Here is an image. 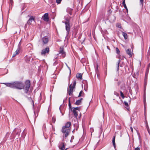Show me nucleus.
I'll use <instances>...</instances> for the list:
<instances>
[{"label":"nucleus","mask_w":150,"mask_h":150,"mask_svg":"<svg viewBox=\"0 0 150 150\" xmlns=\"http://www.w3.org/2000/svg\"><path fill=\"white\" fill-rule=\"evenodd\" d=\"M20 48L18 47L14 53L13 54V57H15L16 55H18L19 53Z\"/></svg>","instance_id":"9b49d317"},{"label":"nucleus","mask_w":150,"mask_h":150,"mask_svg":"<svg viewBox=\"0 0 150 150\" xmlns=\"http://www.w3.org/2000/svg\"><path fill=\"white\" fill-rule=\"evenodd\" d=\"M117 6H116V8H117Z\"/></svg>","instance_id":"09e8293b"},{"label":"nucleus","mask_w":150,"mask_h":150,"mask_svg":"<svg viewBox=\"0 0 150 150\" xmlns=\"http://www.w3.org/2000/svg\"><path fill=\"white\" fill-rule=\"evenodd\" d=\"M127 100H128V102H129V103H130L131 101V98L130 97H129V98L127 97Z\"/></svg>","instance_id":"7c9ffc66"},{"label":"nucleus","mask_w":150,"mask_h":150,"mask_svg":"<svg viewBox=\"0 0 150 150\" xmlns=\"http://www.w3.org/2000/svg\"><path fill=\"white\" fill-rule=\"evenodd\" d=\"M55 121H56L55 118V117H52V122H53V123H54L55 122Z\"/></svg>","instance_id":"a878e982"},{"label":"nucleus","mask_w":150,"mask_h":150,"mask_svg":"<svg viewBox=\"0 0 150 150\" xmlns=\"http://www.w3.org/2000/svg\"><path fill=\"white\" fill-rule=\"evenodd\" d=\"M126 53L129 55L130 57H132V52L131 50V49H128L126 51Z\"/></svg>","instance_id":"f8f14e48"},{"label":"nucleus","mask_w":150,"mask_h":150,"mask_svg":"<svg viewBox=\"0 0 150 150\" xmlns=\"http://www.w3.org/2000/svg\"><path fill=\"white\" fill-rule=\"evenodd\" d=\"M43 43L45 44L47 43L48 41V39L46 36L44 37L42 39Z\"/></svg>","instance_id":"9d476101"},{"label":"nucleus","mask_w":150,"mask_h":150,"mask_svg":"<svg viewBox=\"0 0 150 150\" xmlns=\"http://www.w3.org/2000/svg\"><path fill=\"white\" fill-rule=\"evenodd\" d=\"M5 84L6 86L11 88H16L21 90L24 89L25 92L27 93L30 85V81L29 80H26L24 85L23 83L21 81H15L11 83H1Z\"/></svg>","instance_id":"f257e3e1"},{"label":"nucleus","mask_w":150,"mask_h":150,"mask_svg":"<svg viewBox=\"0 0 150 150\" xmlns=\"http://www.w3.org/2000/svg\"><path fill=\"white\" fill-rule=\"evenodd\" d=\"M70 98H69V110L70 109L71 111H72V108L71 107V105L70 103Z\"/></svg>","instance_id":"412c9836"},{"label":"nucleus","mask_w":150,"mask_h":150,"mask_svg":"<svg viewBox=\"0 0 150 150\" xmlns=\"http://www.w3.org/2000/svg\"><path fill=\"white\" fill-rule=\"evenodd\" d=\"M73 10V9L70 8H68L67 9V11L68 13L70 15H72V11Z\"/></svg>","instance_id":"dca6fc26"},{"label":"nucleus","mask_w":150,"mask_h":150,"mask_svg":"<svg viewBox=\"0 0 150 150\" xmlns=\"http://www.w3.org/2000/svg\"><path fill=\"white\" fill-rule=\"evenodd\" d=\"M107 48L108 49H109V46H107Z\"/></svg>","instance_id":"49530a36"},{"label":"nucleus","mask_w":150,"mask_h":150,"mask_svg":"<svg viewBox=\"0 0 150 150\" xmlns=\"http://www.w3.org/2000/svg\"><path fill=\"white\" fill-rule=\"evenodd\" d=\"M129 92L131 94V95H132V90H129Z\"/></svg>","instance_id":"58836bf2"},{"label":"nucleus","mask_w":150,"mask_h":150,"mask_svg":"<svg viewBox=\"0 0 150 150\" xmlns=\"http://www.w3.org/2000/svg\"><path fill=\"white\" fill-rule=\"evenodd\" d=\"M124 104H125V105L126 106H127H127H128V103H127V101H124Z\"/></svg>","instance_id":"c756f323"},{"label":"nucleus","mask_w":150,"mask_h":150,"mask_svg":"<svg viewBox=\"0 0 150 150\" xmlns=\"http://www.w3.org/2000/svg\"><path fill=\"white\" fill-rule=\"evenodd\" d=\"M48 13H46L44 14L43 16V20L44 21H48L49 18L48 16Z\"/></svg>","instance_id":"1a4fd4ad"},{"label":"nucleus","mask_w":150,"mask_h":150,"mask_svg":"<svg viewBox=\"0 0 150 150\" xmlns=\"http://www.w3.org/2000/svg\"><path fill=\"white\" fill-rule=\"evenodd\" d=\"M76 77L77 78L80 79V80H81L82 79V74L81 73H77L76 75Z\"/></svg>","instance_id":"ddd939ff"},{"label":"nucleus","mask_w":150,"mask_h":150,"mask_svg":"<svg viewBox=\"0 0 150 150\" xmlns=\"http://www.w3.org/2000/svg\"><path fill=\"white\" fill-rule=\"evenodd\" d=\"M71 125V123L70 122H67L65 126H63L61 130L62 132L64 134L65 137H67L69 134L70 131V127Z\"/></svg>","instance_id":"f03ea898"},{"label":"nucleus","mask_w":150,"mask_h":150,"mask_svg":"<svg viewBox=\"0 0 150 150\" xmlns=\"http://www.w3.org/2000/svg\"><path fill=\"white\" fill-rule=\"evenodd\" d=\"M122 35H123V37H124L125 39V40H126L127 39V34L126 33H125L124 32H122Z\"/></svg>","instance_id":"aec40b11"},{"label":"nucleus","mask_w":150,"mask_h":150,"mask_svg":"<svg viewBox=\"0 0 150 150\" xmlns=\"http://www.w3.org/2000/svg\"><path fill=\"white\" fill-rule=\"evenodd\" d=\"M76 81H74L73 83V84L72 85V87H73V88H75V86L76 85Z\"/></svg>","instance_id":"b1692460"},{"label":"nucleus","mask_w":150,"mask_h":150,"mask_svg":"<svg viewBox=\"0 0 150 150\" xmlns=\"http://www.w3.org/2000/svg\"><path fill=\"white\" fill-rule=\"evenodd\" d=\"M61 54L62 57H64L66 56V53L64 51V49L63 47H60L59 51V53L58 54Z\"/></svg>","instance_id":"423d86ee"},{"label":"nucleus","mask_w":150,"mask_h":150,"mask_svg":"<svg viewBox=\"0 0 150 150\" xmlns=\"http://www.w3.org/2000/svg\"><path fill=\"white\" fill-rule=\"evenodd\" d=\"M72 111L73 112L75 117L77 118L78 115V114L75 110H72Z\"/></svg>","instance_id":"f3484780"},{"label":"nucleus","mask_w":150,"mask_h":150,"mask_svg":"<svg viewBox=\"0 0 150 150\" xmlns=\"http://www.w3.org/2000/svg\"><path fill=\"white\" fill-rule=\"evenodd\" d=\"M125 84H123L122 85V86H121V88H125Z\"/></svg>","instance_id":"c9c22d12"},{"label":"nucleus","mask_w":150,"mask_h":150,"mask_svg":"<svg viewBox=\"0 0 150 150\" xmlns=\"http://www.w3.org/2000/svg\"><path fill=\"white\" fill-rule=\"evenodd\" d=\"M74 88L72 87V84H71L69 85L68 88V94L69 95L71 96L72 95V93L74 91Z\"/></svg>","instance_id":"39448f33"},{"label":"nucleus","mask_w":150,"mask_h":150,"mask_svg":"<svg viewBox=\"0 0 150 150\" xmlns=\"http://www.w3.org/2000/svg\"><path fill=\"white\" fill-rule=\"evenodd\" d=\"M144 114H145V112Z\"/></svg>","instance_id":"5fc2aeb1"},{"label":"nucleus","mask_w":150,"mask_h":150,"mask_svg":"<svg viewBox=\"0 0 150 150\" xmlns=\"http://www.w3.org/2000/svg\"><path fill=\"white\" fill-rule=\"evenodd\" d=\"M65 24V29L67 31V35H68L70 32V23H64Z\"/></svg>","instance_id":"20e7f679"},{"label":"nucleus","mask_w":150,"mask_h":150,"mask_svg":"<svg viewBox=\"0 0 150 150\" xmlns=\"http://www.w3.org/2000/svg\"><path fill=\"white\" fill-rule=\"evenodd\" d=\"M116 53L117 54H119L120 53V51L117 47H116Z\"/></svg>","instance_id":"cd10ccee"},{"label":"nucleus","mask_w":150,"mask_h":150,"mask_svg":"<svg viewBox=\"0 0 150 150\" xmlns=\"http://www.w3.org/2000/svg\"><path fill=\"white\" fill-rule=\"evenodd\" d=\"M120 93L121 96L122 98L124 99L125 98V97L123 93L121 91H120Z\"/></svg>","instance_id":"393cba45"},{"label":"nucleus","mask_w":150,"mask_h":150,"mask_svg":"<svg viewBox=\"0 0 150 150\" xmlns=\"http://www.w3.org/2000/svg\"><path fill=\"white\" fill-rule=\"evenodd\" d=\"M34 18L33 16H31L28 20V21L27 24L28 25L31 24L32 22L34 21Z\"/></svg>","instance_id":"6e6552de"},{"label":"nucleus","mask_w":150,"mask_h":150,"mask_svg":"<svg viewBox=\"0 0 150 150\" xmlns=\"http://www.w3.org/2000/svg\"><path fill=\"white\" fill-rule=\"evenodd\" d=\"M34 114L36 115L35 114V112H34Z\"/></svg>","instance_id":"8fccbe9b"},{"label":"nucleus","mask_w":150,"mask_h":150,"mask_svg":"<svg viewBox=\"0 0 150 150\" xmlns=\"http://www.w3.org/2000/svg\"><path fill=\"white\" fill-rule=\"evenodd\" d=\"M120 62V59H119L118 61V62L117 63V71H118L119 68V64Z\"/></svg>","instance_id":"6ab92c4d"},{"label":"nucleus","mask_w":150,"mask_h":150,"mask_svg":"<svg viewBox=\"0 0 150 150\" xmlns=\"http://www.w3.org/2000/svg\"><path fill=\"white\" fill-rule=\"evenodd\" d=\"M79 107H73L72 109H73V110H75L76 111V110H79Z\"/></svg>","instance_id":"c85d7f7f"},{"label":"nucleus","mask_w":150,"mask_h":150,"mask_svg":"<svg viewBox=\"0 0 150 150\" xmlns=\"http://www.w3.org/2000/svg\"><path fill=\"white\" fill-rule=\"evenodd\" d=\"M60 145L62 146L61 147H60V146H59V149L62 150H64L65 149V145L64 143L63 142L61 143Z\"/></svg>","instance_id":"4468645a"},{"label":"nucleus","mask_w":150,"mask_h":150,"mask_svg":"<svg viewBox=\"0 0 150 150\" xmlns=\"http://www.w3.org/2000/svg\"><path fill=\"white\" fill-rule=\"evenodd\" d=\"M0 27H1L3 25V21L2 20H1V23H0Z\"/></svg>","instance_id":"72a5a7b5"},{"label":"nucleus","mask_w":150,"mask_h":150,"mask_svg":"<svg viewBox=\"0 0 150 150\" xmlns=\"http://www.w3.org/2000/svg\"><path fill=\"white\" fill-rule=\"evenodd\" d=\"M146 127L148 131H149V127L148 126V125L146 126Z\"/></svg>","instance_id":"ea45409f"},{"label":"nucleus","mask_w":150,"mask_h":150,"mask_svg":"<svg viewBox=\"0 0 150 150\" xmlns=\"http://www.w3.org/2000/svg\"><path fill=\"white\" fill-rule=\"evenodd\" d=\"M82 99V98H81L80 100H77L75 104L77 105H80L81 102V101Z\"/></svg>","instance_id":"2eb2a0df"},{"label":"nucleus","mask_w":150,"mask_h":150,"mask_svg":"<svg viewBox=\"0 0 150 150\" xmlns=\"http://www.w3.org/2000/svg\"><path fill=\"white\" fill-rule=\"evenodd\" d=\"M114 94L116 95L117 96H118V95H119L118 93L116 92H114Z\"/></svg>","instance_id":"f704fd0d"},{"label":"nucleus","mask_w":150,"mask_h":150,"mask_svg":"<svg viewBox=\"0 0 150 150\" xmlns=\"http://www.w3.org/2000/svg\"><path fill=\"white\" fill-rule=\"evenodd\" d=\"M113 18H114V19H113V21H115V16H113Z\"/></svg>","instance_id":"a18cd8bd"},{"label":"nucleus","mask_w":150,"mask_h":150,"mask_svg":"<svg viewBox=\"0 0 150 150\" xmlns=\"http://www.w3.org/2000/svg\"><path fill=\"white\" fill-rule=\"evenodd\" d=\"M130 129H131V131H132V132H133V128L132 127H130Z\"/></svg>","instance_id":"a19ab883"},{"label":"nucleus","mask_w":150,"mask_h":150,"mask_svg":"<svg viewBox=\"0 0 150 150\" xmlns=\"http://www.w3.org/2000/svg\"><path fill=\"white\" fill-rule=\"evenodd\" d=\"M62 0H56V2L57 4H60Z\"/></svg>","instance_id":"473e14b6"},{"label":"nucleus","mask_w":150,"mask_h":150,"mask_svg":"<svg viewBox=\"0 0 150 150\" xmlns=\"http://www.w3.org/2000/svg\"><path fill=\"white\" fill-rule=\"evenodd\" d=\"M115 136L113 137V139L112 140V143L115 148Z\"/></svg>","instance_id":"a211bd4d"},{"label":"nucleus","mask_w":150,"mask_h":150,"mask_svg":"<svg viewBox=\"0 0 150 150\" xmlns=\"http://www.w3.org/2000/svg\"><path fill=\"white\" fill-rule=\"evenodd\" d=\"M118 27H119V28H120V27H119V25H118Z\"/></svg>","instance_id":"603ef678"},{"label":"nucleus","mask_w":150,"mask_h":150,"mask_svg":"<svg viewBox=\"0 0 150 150\" xmlns=\"http://www.w3.org/2000/svg\"><path fill=\"white\" fill-rule=\"evenodd\" d=\"M122 4L124 6V7L127 10V6L126 5L125 3V0H124L122 3Z\"/></svg>","instance_id":"4be33fe9"},{"label":"nucleus","mask_w":150,"mask_h":150,"mask_svg":"<svg viewBox=\"0 0 150 150\" xmlns=\"http://www.w3.org/2000/svg\"><path fill=\"white\" fill-rule=\"evenodd\" d=\"M120 82L119 81V82H118V83H117V84L118 85H119L120 84Z\"/></svg>","instance_id":"37998d69"},{"label":"nucleus","mask_w":150,"mask_h":150,"mask_svg":"<svg viewBox=\"0 0 150 150\" xmlns=\"http://www.w3.org/2000/svg\"><path fill=\"white\" fill-rule=\"evenodd\" d=\"M65 20L66 21L65 22V23H70V18H65Z\"/></svg>","instance_id":"5701e85b"},{"label":"nucleus","mask_w":150,"mask_h":150,"mask_svg":"<svg viewBox=\"0 0 150 150\" xmlns=\"http://www.w3.org/2000/svg\"><path fill=\"white\" fill-rule=\"evenodd\" d=\"M97 70L98 69V68L97 67Z\"/></svg>","instance_id":"864d4df0"},{"label":"nucleus","mask_w":150,"mask_h":150,"mask_svg":"<svg viewBox=\"0 0 150 150\" xmlns=\"http://www.w3.org/2000/svg\"><path fill=\"white\" fill-rule=\"evenodd\" d=\"M144 106H145V104L146 103V102H144Z\"/></svg>","instance_id":"79ce46f5"},{"label":"nucleus","mask_w":150,"mask_h":150,"mask_svg":"<svg viewBox=\"0 0 150 150\" xmlns=\"http://www.w3.org/2000/svg\"><path fill=\"white\" fill-rule=\"evenodd\" d=\"M49 52V48L48 47L43 49L41 52V54L42 55H45L46 53H48Z\"/></svg>","instance_id":"0eeeda50"},{"label":"nucleus","mask_w":150,"mask_h":150,"mask_svg":"<svg viewBox=\"0 0 150 150\" xmlns=\"http://www.w3.org/2000/svg\"><path fill=\"white\" fill-rule=\"evenodd\" d=\"M51 0V1H52V0Z\"/></svg>","instance_id":"6e6d98bb"},{"label":"nucleus","mask_w":150,"mask_h":150,"mask_svg":"<svg viewBox=\"0 0 150 150\" xmlns=\"http://www.w3.org/2000/svg\"><path fill=\"white\" fill-rule=\"evenodd\" d=\"M144 102H146V99H145V92L144 93Z\"/></svg>","instance_id":"4c0bfd02"},{"label":"nucleus","mask_w":150,"mask_h":150,"mask_svg":"<svg viewBox=\"0 0 150 150\" xmlns=\"http://www.w3.org/2000/svg\"><path fill=\"white\" fill-rule=\"evenodd\" d=\"M140 5L143 6L144 0H139Z\"/></svg>","instance_id":"bb28decb"},{"label":"nucleus","mask_w":150,"mask_h":150,"mask_svg":"<svg viewBox=\"0 0 150 150\" xmlns=\"http://www.w3.org/2000/svg\"><path fill=\"white\" fill-rule=\"evenodd\" d=\"M62 22V23H64L65 22H64V21H63Z\"/></svg>","instance_id":"de8ad7c7"},{"label":"nucleus","mask_w":150,"mask_h":150,"mask_svg":"<svg viewBox=\"0 0 150 150\" xmlns=\"http://www.w3.org/2000/svg\"><path fill=\"white\" fill-rule=\"evenodd\" d=\"M67 148L65 150H67Z\"/></svg>","instance_id":"3c124183"},{"label":"nucleus","mask_w":150,"mask_h":150,"mask_svg":"<svg viewBox=\"0 0 150 150\" xmlns=\"http://www.w3.org/2000/svg\"><path fill=\"white\" fill-rule=\"evenodd\" d=\"M83 93V91H81L79 93L78 97H79L81 96V94Z\"/></svg>","instance_id":"2f4dec72"},{"label":"nucleus","mask_w":150,"mask_h":150,"mask_svg":"<svg viewBox=\"0 0 150 150\" xmlns=\"http://www.w3.org/2000/svg\"><path fill=\"white\" fill-rule=\"evenodd\" d=\"M140 148L138 147H137L135 149V150H140Z\"/></svg>","instance_id":"e433bc0d"},{"label":"nucleus","mask_w":150,"mask_h":150,"mask_svg":"<svg viewBox=\"0 0 150 150\" xmlns=\"http://www.w3.org/2000/svg\"><path fill=\"white\" fill-rule=\"evenodd\" d=\"M146 126L148 125V123H147V122H146Z\"/></svg>","instance_id":"c03bdc74"},{"label":"nucleus","mask_w":150,"mask_h":150,"mask_svg":"<svg viewBox=\"0 0 150 150\" xmlns=\"http://www.w3.org/2000/svg\"><path fill=\"white\" fill-rule=\"evenodd\" d=\"M150 66V64H149L148 65V67H147V69L146 70V74L145 75V79H144V89L146 87V80L147 78V76L149 72V68Z\"/></svg>","instance_id":"7ed1b4c3"}]
</instances>
